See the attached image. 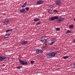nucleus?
<instances>
[{
	"label": "nucleus",
	"instance_id": "21",
	"mask_svg": "<svg viewBox=\"0 0 75 75\" xmlns=\"http://www.w3.org/2000/svg\"><path fill=\"white\" fill-rule=\"evenodd\" d=\"M46 48L45 46H43L42 47V50H44Z\"/></svg>",
	"mask_w": 75,
	"mask_h": 75
},
{
	"label": "nucleus",
	"instance_id": "11",
	"mask_svg": "<svg viewBox=\"0 0 75 75\" xmlns=\"http://www.w3.org/2000/svg\"><path fill=\"white\" fill-rule=\"evenodd\" d=\"M64 20V18H62L58 19V21L59 23H61V22H62Z\"/></svg>",
	"mask_w": 75,
	"mask_h": 75
},
{
	"label": "nucleus",
	"instance_id": "26",
	"mask_svg": "<svg viewBox=\"0 0 75 75\" xmlns=\"http://www.w3.org/2000/svg\"><path fill=\"white\" fill-rule=\"evenodd\" d=\"M34 61H30V63L31 64H34Z\"/></svg>",
	"mask_w": 75,
	"mask_h": 75
},
{
	"label": "nucleus",
	"instance_id": "1",
	"mask_svg": "<svg viewBox=\"0 0 75 75\" xmlns=\"http://www.w3.org/2000/svg\"><path fill=\"white\" fill-rule=\"evenodd\" d=\"M56 53V52H54L50 51L47 53L46 54V55L47 57H49V58H51L54 57L55 56Z\"/></svg>",
	"mask_w": 75,
	"mask_h": 75
},
{
	"label": "nucleus",
	"instance_id": "10",
	"mask_svg": "<svg viewBox=\"0 0 75 75\" xmlns=\"http://www.w3.org/2000/svg\"><path fill=\"white\" fill-rule=\"evenodd\" d=\"M58 18V17L57 16H55L54 17H52L50 19L52 21H53L55 20V19H57Z\"/></svg>",
	"mask_w": 75,
	"mask_h": 75
},
{
	"label": "nucleus",
	"instance_id": "14",
	"mask_svg": "<svg viewBox=\"0 0 75 75\" xmlns=\"http://www.w3.org/2000/svg\"><path fill=\"white\" fill-rule=\"evenodd\" d=\"M68 57H69V56H64L63 57V58L64 59H67Z\"/></svg>",
	"mask_w": 75,
	"mask_h": 75
},
{
	"label": "nucleus",
	"instance_id": "37",
	"mask_svg": "<svg viewBox=\"0 0 75 75\" xmlns=\"http://www.w3.org/2000/svg\"><path fill=\"white\" fill-rule=\"evenodd\" d=\"M4 38H6V37H4Z\"/></svg>",
	"mask_w": 75,
	"mask_h": 75
},
{
	"label": "nucleus",
	"instance_id": "31",
	"mask_svg": "<svg viewBox=\"0 0 75 75\" xmlns=\"http://www.w3.org/2000/svg\"><path fill=\"white\" fill-rule=\"evenodd\" d=\"M25 7V6L24 4L22 6V7L23 8H24V7Z\"/></svg>",
	"mask_w": 75,
	"mask_h": 75
},
{
	"label": "nucleus",
	"instance_id": "30",
	"mask_svg": "<svg viewBox=\"0 0 75 75\" xmlns=\"http://www.w3.org/2000/svg\"><path fill=\"white\" fill-rule=\"evenodd\" d=\"M10 34H6V35H5V36H10Z\"/></svg>",
	"mask_w": 75,
	"mask_h": 75
},
{
	"label": "nucleus",
	"instance_id": "2",
	"mask_svg": "<svg viewBox=\"0 0 75 75\" xmlns=\"http://www.w3.org/2000/svg\"><path fill=\"white\" fill-rule=\"evenodd\" d=\"M18 60L22 65H28L27 62L25 60L22 61V60L21 59H19Z\"/></svg>",
	"mask_w": 75,
	"mask_h": 75
},
{
	"label": "nucleus",
	"instance_id": "35",
	"mask_svg": "<svg viewBox=\"0 0 75 75\" xmlns=\"http://www.w3.org/2000/svg\"><path fill=\"white\" fill-rule=\"evenodd\" d=\"M8 38V36H7V37H6V38Z\"/></svg>",
	"mask_w": 75,
	"mask_h": 75
},
{
	"label": "nucleus",
	"instance_id": "15",
	"mask_svg": "<svg viewBox=\"0 0 75 75\" xmlns=\"http://www.w3.org/2000/svg\"><path fill=\"white\" fill-rule=\"evenodd\" d=\"M41 23V21H39L36 23V25H40Z\"/></svg>",
	"mask_w": 75,
	"mask_h": 75
},
{
	"label": "nucleus",
	"instance_id": "25",
	"mask_svg": "<svg viewBox=\"0 0 75 75\" xmlns=\"http://www.w3.org/2000/svg\"><path fill=\"white\" fill-rule=\"evenodd\" d=\"M44 44H45V45H47V44H48V41H46L44 43Z\"/></svg>",
	"mask_w": 75,
	"mask_h": 75
},
{
	"label": "nucleus",
	"instance_id": "4",
	"mask_svg": "<svg viewBox=\"0 0 75 75\" xmlns=\"http://www.w3.org/2000/svg\"><path fill=\"white\" fill-rule=\"evenodd\" d=\"M21 43L22 45H24L28 44V41L25 40L22 41L21 42Z\"/></svg>",
	"mask_w": 75,
	"mask_h": 75
},
{
	"label": "nucleus",
	"instance_id": "17",
	"mask_svg": "<svg viewBox=\"0 0 75 75\" xmlns=\"http://www.w3.org/2000/svg\"><path fill=\"white\" fill-rule=\"evenodd\" d=\"M40 21V19L35 18L34 19V21Z\"/></svg>",
	"mask_w": 75,
	"mask_h": 75
},
{
	"label": "nucleus",
	"instance_id": "8",
	"mask_svg": "<svg viewBox=\"0 0 75 75\" xmlns=\"http://www.w3.org/2000/svg\"><path fill=\"white\" fill-rule=\"evenodd\" d=\"M20 13H27V11L25 10V8H23L22 9H21L20 10Z\"/></svg>",
	"mask_w": 75,
	"mask_h": 75
},
{
	"label": "nucleus",
	"instance_id": "36",
	"mask_svg": "<svg viewBox=\"0 0 75 75\" xmlns=\"http://www.w3.org/2000/svg\"><path fill=\"white\" fill-rule=\"evenodd\" d=\"M74 42H75V40L74 41Z\"/></svg>",
	"mask_w": 75,
	"mask_h": 75
},
{
	"label": "nucleus",
	"instance_id": "33",
	"mask_svg": "<svg viewBox=\"0 0 75 75\" xmlns=\"http://www.w3.org/2000/svg\"><path fill=\"white\" fill-rule=\"evenodd\" d=\"M40 41L41 42H44V40L42 39V40H40Z\"/></svg>",
	"mask_w": 75,
	"mask_h": 75
},
{
	"label": "nucleus",
	"instance_id": "32",
	"mask_svg": "<svg viewBox=\"0 0 75 75\" xmlns=\"http://www.w3.org/2000/svg\"><path fill=\"white\" fill-rule=\"evenodd\" d=\"M4 66H5V64H4L1 65V67H4Z\"/></svg>",
	"mask_w": 75,
	"mask_h": 75
},
{
	"label": "nucleus",
	"instance_id": "19",
	"mask_svg": "<svg viewBox=\"0 0 75 75\" xmlns=\"http://www.w3.org/2000/svg\"><path fill=\"white\" fill-rule=\"evenodd\" d=\"M53 11L54 13H58V11H57V10H56L55 9H54L53 10Z\"/></svg>",
	"mask_w": 75,
	"mask_h": 75
},
{
	"label": "nucleus",
	"instance_id": "5",
	"mask_svg": "<svg viewBox=\"0 0 75 75\" xmlns=\"http://www.w3.org/2000/svg\"><path fill=\"white\" fill-rule=\"evenodd\" d=\"M43 3H44L43 1L40 0L37 2L36 4L37 5H41V4H42Z\"/></svg>",
	"mask_w": 75,
	"mask_h": 75
},
{
	"label": "nucleus",
	"instance_id": "28",
	"mask_svg": "<svg viewBox=\"0 0 75 75\" xmlns=\"http://www.w3.org/2000/svg\"><path fill=\"white\" fill-rule=\"evenodd\" d=\"M45 37H45V35L42 36V37H41V38H45Z\"/></svg>",
	"mask_w": 75,
	"mask_h": 75
},
{
	"label": "nucleus",
	"instance_id": "6",
	"mask_svg": "<svg viewBox=\"0 0 75 75\" xmlns=\"http://www.w3.org/2000/svg\"><path fill=\"white\" fill-rule=\"evenodd\" d=\"M36 54H40V53H42V52H43V51H42V50H38V49L36 50Z\"/></svg>",
	"mask_w": 75,
	"mask_h": 75
},
{
	"label": "nucleus",
	"instance_id": "22",
	"mask_svg": "<svg viewBox=\"0 0 75 75\" xmlns=\"http://www.w3.org/2000/svg\"><path fill=\"white\" fill-rule=\"evenodd\" d=\"M25 9L27 11H28V10H29V8L28 7H26L25 8Z\"/></svg>",
	"mask_w": 75,
	"mask_h": 75
},
{
	"label": "nucleus",
	"instance_id": "24",
	"mask_svg": "<svg viewBox=\"0 0 75 75\" xmlns=\"http://www.w3.org/2000/svg\"><path fill=\"white\" fill-rule=\"evenodd\" d=\"M21 68H22V67H21V66H19V67H17L16 68L17 69H20Z\"/></svg>",
	"mask_w": 75,
	"mask_h": 75
},
{
	"label": "nucleus",
	"instance_id": "34",
	"mask_svg": "<svg viewBox=\"0 0 75 75\" xmlns=\"http://www.w3.org/2000/svg\"><path fill=\"white\" fill-rule=\"evenodd\" d=\"M46 40H47V39H43L44 41H46Z\"/></svg>",
	"mask_w": 75,
	"mask_h": 75
},
{
	"label": "nucleus",
	"instance_id": "23",
	"mask_svg": "<svg viewBox=\"0 0 75 75\" xmlns=\"http://www.w3.org/2000/svg\"><path fill=\"white\" fill-rule=\"evenodd\" d=\"M51 41H54L55 40V38H52V39H51Z\"/></svg>",
	"mask_w": 75,
	"mask_h": 75
},
{
	"label": "nucleus",
	"instance_id": "16",
	"mask_svg": "<svg viewBox=\"0 0 75 75\" xmlns=\"http://www.w3.org/2000/svg\"><path fill=\"white\" fill-rule=\"evenodd\" d=\"M12 30H13L12 29H8V30H6V33H8V32H9V31H12Z\"/></svg>",
	"mask_w": 75,
	"mask_h": 75
},
{
	"label": "nucleus",
	"instance_id": "38",
	"mask_svg": "<svg viewBox=\"0 0 75 75\" xmlns=\"http://www.w3.org/2000/svg\"><path fill=\"white\" fill-rule=\"evenodd\" d=\"M74 20L75 21V18L74 19Z\"/></svg>",
	"mask_w": 75,
	"mask_h": 75
},
{
	"label": "nucleus",
	"instance_id": "20",
	"mask_svg": "<svg viewBox=\"0 0 75 75\" xmlns=\"http://www.w3.org/2000/svg\"><path fill=\"white\" fill-rule=\"evenodd\" d=\"M56 31H59L60 30V28H56Z\"/></svg>",
	"mask_w": 75,
	"mask_h": 75
},
{
	"label": "nucleus",
	"instance_id": "3",
	"mask_svg": "<svg viewBox=\"0 0 75 75\" xmlns=\"http://www.w3.org/2000/svg\"><path fill=\"white\" fill-rule=\"evenodd\" d=\"M56 4L57 6H61V1L59 0H57L55 1Z\"/></svg>",
	"mask_w": 75,
	"mask_h": 75
},
{
	"label": "nucleus",
	"instance_id": "7",
	"mask_svg": "<svg viewBox=\"0 0 75 75\" xmlns=\"http://www.w3.org/2000/svg\"><path fill=\"white\" fill-rule=\"evenodd\" d=\"M4 24H10V22H9V20L8 19H6L4 21Z\"/></svg>",
	"mask_w": 75,
	"mask_h": 75
},
{
	"label": "nucleus",
	"instance_id": "13",
	"mask_svg": "<svg viewBox=\"0 0 75 75\" xmlns=\"http://www.w3.org/2000/svg\"><path fill=\"white\" fill-rule=\"evenodd\" d=\"M71 33V32L70 31V30H68L67 31L65 34H68L69 33Z\"/></svg>",
	"mask_w": 75,
	"mask_h": 75
},
{
	"label": "nucleus",
	"instance_id": "29",
	"mask_svg": "<svg viewBox=\"0 0 75 75\" xmlns=\"http://www.w3.org/2000/svg\"><path fill=\"white\" fill-rule=\"evenodd\" d=\"M27 4V2H26L24 4V5L25 6H26V5Z\"/></svg>",
	"mask_w": 75,
	"mask_h": 75
},
{
	"label": "nucleus",
	"instance_id": "27",
	"mask_svg": "<svg viewBox=\"0 0 75 75\" xmlns=\"http://www.w3.org/2000/svg\"><path fill=\"white\" fill-rule=\"evenodd\" d=\"M51 9H49L48 11V13H51Z\"/></svg>",
	"mask_w": 75,
	"mask_h": 75
},
{
	"label": "nucleus",
	"instance_id": "18",
	"mask_svg": "<svg viewBox=\"0 0 75 75\" xmlns=\"http://www.w3.org/2000/svg\"><path fill=\"white\" fill-rule=\"evenodd\" d=\"M55 43V42L54 41L53 42H52L50 43V45H52L54 44Z\"/></svg>",
	"mask_w": 75,
	"mask_h": 75
},
{
	"label": "nucleus",
	"instance_id": "9",
	"mask_svg": "<svg viewBox=\"0 0 75 75\" xmlns=\"http://www.w3.org/2000/svg\"><path fill=\"white\" fill-rule=\"evenodd\" d=\"M4 59H6V57H5L4 56H0V62Z\"/></svg>",
	"mask_w": 75,
	"mask_h": 75
},
{
	"label": "nucleus",
	"instance_id": "12",
	"mask_svg": "<svg viewBox=\"0 0 75 75\" xmlns=\"http://www.w3.org/2000/svg\"><path fill=\"white\" fill-rule=\"evenodd\" d=\"M74 25H71L69 26V29H72L74 28Z\"/></svg>",
	"mask_w": 75,
	"mask_h": 75
}]
</instances>
